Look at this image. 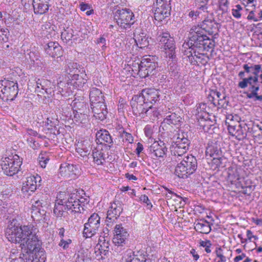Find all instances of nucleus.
I'll list each match as a JSON object with an SVG mask.
<instances>
[{
  "mask_svg": "<svg viewBox=\"0 0 262 262\" xmlns=\"http://www.w3.org/2000/svg\"><path fill=\"white\" fill-rule=\"evenodd\" d=\"M182 51L183 52L184 55H186L188 58L189 61L191 64L195 65L198 63V61L194 59V57L198 59H201V54H199L198 53H194L192 50L191 51V49L189 47H183L182 46Z\"/></svg>",
  "mask_w": 262,
  "mask_h": 262,
  "instance_id": "c9c22d12",
  "label": "nucleus"
},
{
  "mask_svg": "<svg viewBox=\"0 0 262 262\" xmlns=\"http://www.w3.org/2000/svg\"><path fill=\"white\" fill-rule=\"evenodd\" d=\"M139 95L149 105H152L159 100V91L155 89H144Z\"/></svg>",
  "mask_w": 262,
  "mask_h": 262,
  "instance_id": "6ab92c4d",
  "label": "nucleus"
},
{
  "mask_svg": "<svg viewBox=\"0 0 262 262\" xmlns=\"http://www.w3.org/2000/svg\"><path fill=\"white\" fill-rule=\"evenodd\" d=\"M215 41L210 38L199 26H193L190 30L189 40L184 42L183 47H189L191 51L204 56L207 52L213 51Z\"/></svg>",
  "mask_w": 262,
  "mask_h": 262,
  "instance_id": "f03ea898",
  "label": "nucleus"
},
{
  "mask_svg": "<svg viewBox=\"0 0 262 262\" xmlns=\"http://www.w3.org/2000/svg\"><path fill=\"white\" fill-rule=\"evenodd\" d=\"M226 119V122H227L228 120L230 121H231V122L230 123V124H234L235 121L236 122V124L239 123L238 122L239 120L240 119V118L237 115H235L234 116H233L232 114H230L227 116Z\"/></svg>",
  "mask_w": 262,
  "mask_h": 262,
  "instance_id": "bf43d9fd",
  "label": "nucleus"
},
{
  "mask_svg": "<svg viewBox=\"0 0 262 262\" xmlns=\"http://www.w3.org/2000/svg\"><path fill=\"white\" fill-rule=\"evenodd\" d=\"M100 227V217L97 213H93L84 224L83 234L86 238H90L95 235Z\"/></svg>",
  "mask_w": 262,
  "mask_h": 262,
  "instance_id": "9b49d317",
  "label": "nucleus"
},
{
  "mask_svg": "<svg viewBox=\"0 0 262 262\" xmlns=\"http://www.w3.org/2000/svg\"><path fill=\"white\" fill-rule=\"evenodd\" d=\"M226 123L228 124V129L230 135L235 137L238 140H242L246 138L247 133L245 126L243 127L239 123L232 124H230L229 122H226Z\"/></svg>",
  "mask_w": 262,
  "mask_h": 262,
  "instance_id": "412c9836",
  "label": "nucleus"
},
{
  "mask_svg": "<svg viewBox=\"0 0 262 262\" xmlns=\"http://www.w3.org/2000/svg\"><path fill=\"white\" fill-rule=\"evenodd\" d=\"M228 1L220 0L219 2L220 9L222 11L223 13L226 12L228 9Z\"/></svg>",
  "mask_w": 262,
  "mask_h": 262,
  "instance_id": "680f3d73",
  "label": "nucleus"
},
{
  "mask_svg": "<svg viewBox=\"0 0 262 262\" xmlns=\"http://www.w3.org/2000/svg\"><path fill=\"white\" fill-rule=\"evenodd\" d=\"M72 32H73L72 29L70 30H65L62 32L61 34V38L62 40H64L66 42L71 40L73 36Z\"/></svg>",
  "mask_w": 262,
  "mask_h": 262,
  "instance_id": "8fccbe9b",
  "label": "nucleus"
},
{
  "mask_svg": "<svg viewBox=\"0 0 262 262\" xmlns=\"http://www.w3.org/2000/svg\"><path fill=\"white\" fill-rule=\"evenodd\" d=\"M39 163L42 168H45L47 164L49 161L48 157H43L42 155H39L38 157Z\"/></svg>",
  "mask_w": 262,
  "mask_h": 262,
  "instance_id": "052dcab7",
  "label": "nucleus"
},
{
  "mask_svg": "<svg viewBox=\"0 0 262 262\" xmlns=\"http://www.w3.org/2000/svg\"><path fill=\"white\" fill-rule=\"evenodd\" d=\"M140 201L143 203H144L146 204V206L147 209H151L152 207V205L149 200L148 196L146 195H141L140 197Z\"/></svg>",
  "mask_w": 262,
  "mask_h": 262,
  "instance_id": "5fc2aeb1",
  "label": "nucleus"
},
{
  "mask_svg": "<svg viewBox=\"0 0 262 262\" xmlns=\"http://www.w3.org/2000/svg\"><path fill=\"white\" fill-rule=\"evenodd\" d=\"M225 95V94H222L216 90H212L208 95V98L209 100L211 101L214 106H217V102H219V100L222 99L223 95Z\"/></svg>",
  "mask_w": 262,
  "mask_h": 262,
  "instance_id": "58836bf2",
  "label": "nucleus"
},
{
  "mask_svg": "<svg viewBox=\"0 0 262 262\" xmlns=\"http://www.w3.org/2000/svg\"><path fill=\"white\" fill-rule=\"evenodd\" d=\"M239 180V176L235 169L234 171L233 169H228V181H229L231 184H235L237 180Z\"/></svg>",
  "mask_w": 262,
  "mask_h": 262,
  "instance_id": "79ce46f5",
  "label": "nucleus"
},
{
  "mask_svg": "<svg viewBox=\"0 0 262 262\" xmlns=\"http://www.w3.org/2000/svg\"><path fill=\"white\" fill-rule=\"evenodd\" d=\"M179 158V160L181 161L176 166L174 173L179 178L185 179L197 169V160L191 155Z\"/></svg>",
  "mask_w": 262,
  "mask_h": 262,
  "instance_id": "7ed1b4c3",
  "label": "nucleus"
},
{
  "mask_svg": "<svg viewBox=\"0 0 262 262\" xmlns=\"http://www.w3.org/2000/svg\"><path fill=\"white\" fill-rule=\"evenodd\" d=\"M91 149V144L89 140H82L78 141L77 143L76 151L83 158L87 157L89 155Z\"/></svg>",
  "mask_w": 262,
  "mask_h": 262,
  "instance_id": "393cba45",
  "label": "nucleus"
},
{
  "mask_svg": "<svg viewBox=\"0 0 262 262\" xmlns=\"http://www.w3.org/2000/svg\"><path fill=\"white\" fill-rule=\"evenodd\" d=\"M138 74L141 78H143L151 75L141 61L139 64L138 63Z\"/></svg>",
  "mask_w": 262,
  "mask_h": 262,
  "instance_id": "49530a36",
  "label": "nucleus"
},
{
  "mask_svg": "<svg viewBox=\"0 0 262 262\" xmlns=\"http://www.w3.org/2000/svg\"><path fill=\"white\" fill-rule=\"evenodd\" d=\"M200 246L204 247L205 251L209 253L211 252L210 247L212 245L210 241L206 240L205 241H201L200 243Z\"/></svg>",
  "mask_w": 262,
  "mask_h": 262,
  "instance_id": "603ef678",
  "label": "nucleus"
},
{
  "mask_svg": "<svg viewBox=\"0 0 262 262\" xmlns=\"http://www.w3.org/2000/svg\"><path fill=\"white\" fill-rule=\"evenodd\" d=\"M209 1V0H194V3L198 10L207 12Z\"/></svg>",
  "mask_w": 262,
  "mask_h": 262,
  "instance_id": "c03bdc74",
  "label": "nucleus"
},
{
  "mask_svg": "<svg viewBox=\"0 0 262 262\" xmlns=\"http://www.w3.org/2000/svg\"><path fill=\"white\" fill-rule=\"evenodd\" d=\"M122 211L123 208L121 203L118 201H114L111 204L107 211V215L117 219Z\"/></svg>",
  "mask_w": 262,
  "mask_h": 262,
  "instance_id": "7c9ffc66",
  "label": "nucleus"
},
{
  "mask_svg": "<svg viewBox=\"0 0 262 262\" xmlns=\"http://www.w3.org/2000/svg\"><path fill=\"white\" fill-rule=\"evenodd\" d=\"M215 253L216 257L214 259V262H226V258L223 255L221 248H217Z\"/></svg>",
  "mask_w": 262,
  "mask_h": 262,
  "instance_id": "09e8293b",
  "label": "nucleus"
},
{
  "mask_svg": "<svg viewBox=\"0 0 262 262\" xmlns=\"http://www.w3.org/2000/svg\"><path fill=\"white\" fill-rule=\"evenodd\" d=\"M41 178L38 174L36 176H32L27 178V180L23 183L21 190L24 192H27L29 191L34 192L37 186L40 185Z\"/></svg>",
  "mask_w": 262,
  "mask_h": 262,
  "instance_id": "aec40b11",
  "label": "nucleus"
},
{
  "mask_svg": "<svg viewBox=\"0 0 262 262\" xmlns=\"http://www.w3.org/2000/svg\"><path fill=\"white\" fill-rule=\"evenodd\" d=\"M47 197V194H42L39 198L36 196L32 200L31 217L36 222L46 221V211L43 208L48 206Z\"/></svg>",
  "mask_w": 262,
  "mask_h": 262,
  "instance_id": "20e7f679",
  "label": "nucleus"
},
{
  "mask_svg": "<svg viewBox=\"0 0 262 262\" xmlns=\"http://www.w3.org/2000/svg\"><path fill=\"white\" fill-rule=\"evenodd\" d=\"M114 231L113 243L118 246H123V244H125V240L129 236L126 229L124 228L122 224H118L115 226Z\"/></svg>",
  "mask_w": 262,
  "mask_h": 262,
  "instance_id": "f3484780",
  "label": "nucleus"
},
{
  "mask_svg": "<svg viewBox=\"0 0 262 262\" xmlns=\"http://www.w3.org/2000/svg\"><path fill=\"white\" fill-rule=\"evenodd\" d=\"M96 139L101 144H111L110 147L113 145V139L109 132L104 130H100L96 133Z\"/></svg>",
  "mask_w": 262,
  "mask_h": 262,
  "instance_id": "c756f323",
  "label": "nucleus"
},
{
  "mask_svg": "<svg viewBox=\"0 0 262 262\" xmlns=\"http://www.w3.org/2000/svg\"><path fill=\"white\" fill-rule=\"evenodd\" d=\"M151 157L163 159L167 152L165 143L161 140L154 142L149 147Z\"/></svg>",
  "mask_w": 262,
  "mask_h": 262,
  "instance_id": "dca6fc26",
  "label": "nucleus"
},
{
  "mask_svg": "<svg viewBox=\"0 0 262 262\" xmlns=\"http://www.w3.org/2000/svg\"><path fill=\"white\" fill-rule=\"evenodd\" d=\"M84 205L80 204L79 195L77 193L68 194V202L66 203L67 210L71 213H81L84 210Z\"/></svg>",
  "mask_w": 262,
  "mask_h": 262,
  "instance_id": "f8f14e48",
  "label": "nucleus"
},
{
  "mask_svg": "<svg viewBox=\"0 0 262 262\" xmlns=\"http://www.w3.org/2000/svg\"><path fill=\"white\" fill-rule=\"evenodd\" d=\"M41 245V241L39 244V247L37 249L33 250L31 248V250H27V252H21L18 258H13L11 261L15 262V261L20 260L21 262H42L40 260L37 255V253L39 252L40 250Z\"/></svg>",
  "mask_w": 262,
  "mask_h": 262,
  "instance_id": "2eb2a0df",
  "label": "nucleus"
},
{
  "mask_svg": "<svg viewBox=\"0 0 262 262\" xmlns=\"http://www.w3.org/2000/svg\"><path fill=\"white\" fill-rule=\"evenodd\" d=\"M0 91L7 100H13L18 92V84L16 80H10L5 78L0 81Z\"/></svg>",
  "mask_w": 262,
  "mask_h": 262,
  "instance_id": "1a4fd4ad",
  "label": "nucleus"
},
{
  "mask_svg": "<svg viewBox=\"0 0 262 262\" xmlns=\"http://www.w3.org/2000/svg\"><path fill=\"white\" fill-rule=\"evenodd\" d=\"M71 242L72 241L70 239H69L68 241H64V239H61L59 244V245L62 247L64 249H66L68 248L69 244H71Z\"/></svg>",
  "mask_w": 262,
  "mask_h": 262,
  "instance_id": "338daca9",
  "label": "nucleus"
},
{
  "mask_svg": "<svg viewBox=\"0 0 262 262\" xmlns=\"http://www.w3.org/2000/svg\"><path fill=\"white\" fill-rule=\"evenodd\" d=\"M228 101L227 100L226 96L223 95L222 99L219 100V102H217V106L221 107H226L228 105Z\"/></svg>",
  "mask_w": 262,
  "mask_h": 262,
  "instance_id": "13d9d810",
  "label": "nucleus"
},
{
  "mask_svg": "<svg viewBox=\"0 0 262 262\" xmlns=\"http://www.w3.org/2000/svg\"><path fill=\"white\" fill-rule=\"evenodd\" d=\"M46 53L52 57H57V61L61 59L62 48L57 42H50L45 48Z\"/></svg>",
  "mask_w": 262,
  "mask_h": 262,
  "instance_id": "b1692460",
  "label": "nucleus"
},
{
  "mask_svg": "<svg viewBox=\"0 0 262 262\" xmlns=\"http://www.w3.org/2000/svg\"><path fill=\"white\" fill-rule=\"evenodd\" d=\"M94 116L101 121L104 120L106 118L107 110L104 102L102 103H95L91 105Z\"/></svg>",
  "mask_w": 262,
  "mask_h": 262,
  "instance_id": "5701e85b",
  "label": "nucleus"
},
{
  "mask_svg": "<svg viewBox=\"0 0 262 262\" xmlns=\"http://www.w3.org/2000/svg\"><path fill=\"white\" fill-rule=\"evenodd\" d=\"M114 15V19L122 29H129L134 23V14L129 9H117Z\"/></svg>",
  "mask_w": 262,
  "mask_h": 262,
  "instance_id": "0eeeda50",
  "label": "nucleus"
},
{
  "mask_svg": "<svg viewBox=\"0 0 262 262\" xmlns=\"http://www.w3.org/2000/svg\"><path fill=\"white\" fill-rule=\"evenodd\" d=\"M66 206L61 204H55L54 209V213L58 217H65L66 216V212L65 210H67Z\"/></svg>",
  "mask_w": 262,
  "mask_h": 262,
  "instance_id": "a19ab883",
  "label": "nucleus"
},
{
  "mask_svg": "<svg viewBox=\"0 0 262 262\" xmlns=\"http://www.w3.org/2000/svg\"><path fill=\"white\" fill-rule=\"evenodd\" d=\"M74 107L77 110H74V112H76V111H78V112H83L82 109L80 107H84L86 108V104H84L83 102H78L76 100H73V101Z\"/></svg>",
  "mask_w": 262,
  "mask_h": 262,
  "instance_id": "6e6d98bb",
  "label": "nucleus"
},
{
  "mask_svg": "<svg viewBox=\"0 0 262 262\" xmlns=\"http://www.w3.org/2000/svg\"><path fill=\"white\" fill-rule=\"evenodd\" d=\"M117 220V219L115 217H111V216H108L107 215L106 220H105V222L106 223V226L107 227H111L112 226V225L114 223L116 222V221Z\"/></svg>",
  "mask_w": 262,
  "mask_h": 262,
  "instance_id": "69168bd1",
  "label": "nucleus"
},
{
  "mask_svg": "<svg viewBox=\"0 0 262 262\" xmlns=\"http://www.w3.org/2000/svg\"><path fill=\"white\" fill-rule=\"evenodd\" d=\"M206 154L207 156L212 157L215 160H220L222 151L221 148H219L216 144L209 145L206 148Z\"/></svg>",
  "mask_w": 262,
  "mask_h": 262,
  "instance_id": "f704fd0d",
  "label": "nucleus"
},
{
  "mask_svg": "<svg viewBox=\"0 0 262 262\" xmlns=\"http://www.w3.org/2000/svg\"><path fill=\"white\" fill-rule=\"evenodd\" d=\"M171 0H157L154 4L155 10L154 17L156 20L160 22L168 17L171 14Z\"/></svg>",
  "mask_w": 262,
  "mask_h": 262,
  "instance_id": "9d476101",
  "label": "nucleus"
},
{
  "mask_svg": "<svg viewBox=\"0 0 262 262\" xmlns=\"http://www.w3.org/2000/svg\"><path fill=\"white\" fill-rule=\"evenodd\" d=\"M194 229L198 232L202 234H208L211 230V225L209 222L204 219H201L195 221L194 223Z\"/></svg>",
  "mask_w": 262,
  "mask_h": 262,
  "instance_id": "a878e982",
  "label": "nucleus"
},
{
  "mask_svg": "<svg viewBox=\"0 0 262 262\" xmlns=\"http://www.w3.org/2000/svg\"><path fill=\"white\" fill-rule=\"evenodd\" d=\"M165 189L166 190H167L168 192V194H166V198H167L168 199H171L172 195H173L174 196H175L179 198L180 199H181V200H183L184 202H185L186 200H188V199L186 198H183L182 197L178 195L177 194L174 193L173 192H172V191L170 190L169 189H168L167 188H165Z\"/></svg>",
  "mask_w": 262,
  "mask_h": 262,
  "instance_id": "e2e57ef3",
  "label": "nucleus"
},
{
  "mask_svg": "<svg viewBox=\"0 0 262 262\" xmlns=\"http://www.w3.org/2000/svg\"><path fill=\"white\" fill-rule=\"evenodd\" d=\"M130 104L134 114L141 117L143 116L145 111L149 105L139 95L133 97Z\"/></svg>",
  "mask_w": 262,
  "mask_h": 262,
  "instance_id": "4468645a",
  "label": "nucleus"
},
{
  "mask_svg": "<svg viewBox=\"0 0 262 262\" xmlns=\"http://www.w3.org/2000/svg\"><path fill=\"white\" fill-rule=\"evenodd\" d=\"M36 88L35 91L40 92L39 89L43 90L47 94H51L53 92V88L54 85L50 80L44 79H38L36 82Z\"/></svg>",
  "mask_w": 262,
  "mask_h": 262,
  "instance_id": "cd10ccee",
  "label": "nucleus"
},
{
  "mask_svg": "<svg viewBox=\"0 0 262 262\" xmlns=\"http://www.w3.org/2000/svg\"><path fill=\"white\" fill-rule=\"evenodd\" d=\"M182 117L175 113H170L164 118L163 121L161 123V125L165 126L168 125H179L182 122Z\"/></svg>",
  "mask_w": 262,
  "mask_h": 262,
  "instance_id": "2f4dec72",
  "label": "nucleus"
},
{
  "mask_svg": "<svg viewBox=\"0 0 262 262\" xmlns=\"http://www.w3.org/2000/svg\"><path fill=\"white\" fill-rule=\"evenodd\" d=\"M12 189L11 188V187H9L8 185H4L2 187V194L3 195V197L5 196L6 197L11 195V194L12 193Z\"/></svg>",
  "mask_w": 262,
  "mask_h": 262,
  "instance_id": "864d4df0",
  "label": "nucleus"
},
{
  "mask_svg": "<svg viewBox=\"0 0 262 262\" xmlns=\"http://www.w3.org/2000/svg\"><path fill=\"white\" fill-rule=\"evenodd\" d=\"M92 156L94 161L97 165H101L104 161V154L101 150L95 149L93 150Z\"/></svg>",
  "mask_w": 262,
  "mask_h": 262,
  "instance_id": "ea45409f",
  "label": "nucleus"
},
{
  "mask_svg": "<svg viewBox=\"0 0 262 262\" xmlns=\"http://www.w3.org/2000/svg\"><path fill=\"white\" fill-rule=\"evenodd\" d=\"M141 61L151 75L155 74L156 69L158 67V64L155 61V57L149 56L148 57L143 58Z\"/></svg>",
  "mask_w": 262,
  "mask_h": 262,
  "instance_id": "72a5a7b5",
  "label": "nucleus"
},
{
  "mask_svg": "<svg viewBox=\"0 0 262 262\" xmlns=\"http://www.w3.org/2000/svg\"><path fill=\"white\" fill-rule=\"evenodd\" d=\"M127 262H151V260L145 254L134 255V257L127 260Z\"/></svg>",
  "mask_w": 262,
  "mask_h": 262,
  "instance_id": "a18cd8bd",
  "label": "nucleus"
},
{
  "mask_svg": "<svg viewBox=\"0 0 262 262\" xmlns=\"http://www.w3.org/2000/svg\"><path fill=\"white\" fill-rule=\"evenodd\" d=\"M200 14V11L199 10H191L189 12L188 16L192 18V19H196L197 17L199 16Z\"/></svg>",
  "mask_w": 262,
  "mask_h": 262,
  "instance_id": "774afa93",
  "label": "nucleus"
},
{
  "mask_svg": "<svg viewBox=\"0 0 262 262\" xmlns=\"http://www.w3.org/2000/svg\"><path fill=\"white\" fill-rule=\"evenodd\" d=\"M73 120L77 125H84L86 124L88 121V117L87 115L84 113V111L78 112L76 111V112H74V117Z\"/></svg>",
  "mask_w": 262,
  "mask_h": 262,
  "instance_id": "e433bc0d",
  "label": "nucleus"
},
{
  "mask_svg": "<svg viewBox=\"0 0 262 262\" xmlns=\"http://www.w3.org/2000/svg\"><path fill=\"white\" fill-rule=\"evenodd\" d=\"M104 96L101 91L96 88H92L90 92V100L91 104L104 102Z\"/></svg>",
  "mask_w": 262,
  "mask_h": 262,
  "instance_id": "bb28decb",
  "label": "nucleus"
},
{
  "mask_svg": "<svg viewBox=\"0 0 262 262\" xmlns=\"http://www.w3.org/2000/svg\"><path fill=\"white\" fill-rule=\"evenodd\" d=\"M9 31L8 29L0 28V42H7L9 41Z\"/></svg>",
  "mask_w": 262,
  "mask_h": 262,
  "instance_id": "de8ad7c7",
  "label": "nucleus"
},
{
  "mask_svg": "<svg viewBox=\"0 0 262 262\" xmlns=\"http://www.w3.org/2000/svg\"><path fill=\"white\" fill-rule=\"evenodd\" d=\"M22 160L17 155L3 158L1 163L4 173L8 176H13L20 171Z\"/></svg>",
  "mask_w": 262,
  "mask_h": 262,
  "instance_id": "423d86ee",
  "label": "nucleus"
},
{
  "mask_svg": "<svg viewBox=\"0 0 262 262\" xmlns=\"http://www.w3.org/2000/svg\"><path fill=\"white\" fill-rule=\"evenodd\" d=\"M135 41L140 48H144L148 47L149 45L148 38L146 37L143 33L136 35Z\"/></svg>",
  "mask_w": 262,
  "mask_h": 262,
  "instance_id": "4c0bfd02",
  "label": "nucleus"
},
{
  "mask_svg": "<svg viewBox=\"0 0 262 262\" xmlns=\"http://www.w3.org/2000/svg\"><path fill=\"white\" fill-rule=\"evenodd\" d=\"M259 72L255 73V74L253 76H248L246 78H244L243 80L239 82L238 83V86L239 88L244 89L246 88L248 85L253 84H258V78Z\"/></svg>",
  "mask_w": 262,
  "mask_h": 262,
  "instance_id": "473e14b6",
  "label": "nucleus"
},
{
  "mask_svg": "<svg viewBox=\"0 0 262 262\" xmlns=\"http://www.w3.org/2000/svg\"><path fill=\"white\" fill-rule=\"evenodd\" d=\"M34 11L37 14H43L49 10V3L43 0H33Z\"/></svg>",
  "mask_w": 262,
  "mask_h": 262,
  "instance_id": "c85d7f7f",
  "label": "nucleus"
},
{
  "mask_svg": "<svg viewBox=\"0 0 262 262\" xmlns=\"http://www.w3.org/2000/svg\"><path fill=\"white\" fill-rule=\"evenodd\" d=\"M244 71L239 72L238 76L240 79L243 80L244 78H246V75L248 76H253L255 73L260 72L261 70V64H255L252 63L248 62L243 66Z\"/></svg>",
  "mask_w": 262,
  "mask_h": 262,
  "instance_id": "4be33fe9",
  "label": "nucleus"
},
{
  "mask_svg": "<svg viewBox=\"0 0 262 262\" xmlns=\"http://www.w3.org/2000/svg\"><path fill=\"white\" fill-rule=\"evenodd\" d=\"M242 189H243V193L250 195L253 190V186L252 185L249 186H242Z\"/></svg>",
  "mask_w": 262,
  "mask_h": 262,
  "instance_id": "0e129e2a",
  "label": "nucleus"
},
{
  "mask_svg": "<svg viewBox=\"0 0 262 262\" xmlns=\"http://www.w3.org/2000/svg\"><path fill=\"white\" fill-rule=\"evenodd\" d=\"M249 85V91L250 93L245 92V94L247 95V97L249 99H252L254 98V96L256 95L257 92L259 90V84H251Z\"/></svg>",
  "mask_w": 262,
  "mask_h": 262,
  "instance_id": "37998d69",
  "label": "nucleus"
},
{
  "mask_svg": "<svg viewBox=\"0 0 262 262\" xmlns=\"http://www.w3.org/2000/svg\"><path fill=\"white\" fill-rule=\"evenodd\" d=\"M59 172L62 177L68 178H75L80 174V170L77 165L68 163L61 164Z\"/></svg>",
  "mask_w": 262,
  "mask_h": 262,
  "instance_id": "a211bd4d",
  "label": "nucleus"
},
{
  "mask_svg": "<svg viewBox=\"0 0 262 262\" xmlns=\"http://www.w3.org/2000/svg\"><path fill=\"white\" fill-rule=\"evenodd\" d=\"M152 113H154V116H157L159 113L157 111L155 110V108L152 107V105H149L148 107L145 111L143 116H141V118H144L145 116H150Z\"/></svg>",
  "mask_w": 262,
  "mask_h": 262,
  "instance_id": "3c124183",
  "label": "nucleus"
},
{
  "mask_svg": "<svg viewBox=\"0 0 262 262\" xmlns=\"http://www.w3.org/2000/svg\"><path fill=\"white\" fill-rule=\"evenodd\" d=\"M198 26L202 31H204L209 35H213L212 38L214 39L219 35L218 32L220 25L214 20L205 19Z\"/></svg>",
  "mask_w": 262,
  "mask_h": 262,
  "instance_id": "ddd939ff",
  "label": "nucleus"
},
{
  "mask_svg": "<svg viewBox=\"0 0 262 262\" xmlns=\"http://www.w3.org/2000/svg\"><path fill=\"white\" fill-rule=\"evenodd\" d=\"M38 229L33 225L21 226L17 221L13 219L8 225L5 230V235L8 240L12 243H20L22 252L37 249L40 240L37 235Z\"/></svg>",
  "mask_w": 262,
  "mask_h": 262,
  "instance_id": "f257e3e1",
  "label": "nucleus"
},
{
  "mask_svg": "<svg viewBox=\"0 0 262 262\" xmlns=\"http://www.w3.org/2000/svg\"><path fill=\"white\" fill-rule=\"evenodd\" d=\"M121 137L130 143L133 142L134 139L132 135L124 130L121 134Z\"/></svg>",
  "mask_w": 262,
  "mask_h": 262,
  "instance_id": "4d7b16f0",
  "label": "nucleus"
},
{
  "mask_svg": "<svg viewBox=\"0 0 262 262\" xmlns=\"http://www.w3.org/2000/svg\"><path fill=\"white\" fill-rule=\"evenodd\" d=\"M157 36V40L161 46V49H163L165 51L167 56L172 59L175 58L174 40L173 38L171 37L168 31L164 32L162 30L158 29Z\"/></svg>",
  "mask_w": 262,
  "mask_h": 262,
  "instance_id": "39448f33",
  "label": "nucleus"
},
{
  "mask_svg": "<svg viewBox=\"0 0 262 262\" xmlns=\"http://www.w3.org/2000/svg\"><path fill=\"white\" fill-rule=\"evenodd\" d=\"M190 141L188 139L187 133L182 132L179 134L176 141L173 142L170 148L174 156L178 158L182 157L189 148Z\"/></svg>",
  "mask_w": 262,
  "mask_h": 262,
  "instance_id": "6e6552de",
  "label": "nucleus"
}]
</instances>
